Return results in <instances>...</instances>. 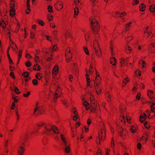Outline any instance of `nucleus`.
I'll return each mask as SVG.
<instances>
[{"instance_id":"09e8293b","label":"nucleus","mask_w":155,"mask_h":155,"mask_svg":"<svg viewBox=\"0 0 155 155\" xmlns=\"http://www.w3.org/2000/svg\"><path fill=\"white\" fill-rule=\"evenodd\" d=\"M28 75L29 74L28 72H25L22 74L23 76L25 78L28 77Z\"/></svg>"},{"instance_id":"e2e57ef3","label":"nucleus","mask_w":155,"mask_h":155,"mask_svg":"<svg viewBox=\"0 0 155 155\" xmlns=\"http://www.w3.org/2000/svg\"><path fill=\"white\" fill-rule=\"evenodd\" d=\"M51 14L48 15V19L49 21H51L52 19V16L51 15H50Z\"/></svg>"},{"instance_id":"13d9d810","label":"nucleus","mask_w":155,"mask_h":155,"mask_svg":"<svg viewBox=\"0 0 155 155\" xmlns=\"http://www.w3.org/2000/svg\"><path fill=\"white\" fill-rule=\"evenodd\" d=\"M96 154L97 155H102L101 150L100 149L98 150L96 153Z\"/></svg>"},{"instance_id":"0eeeda50","label":"nucleus","mask_w":155,"mask_h":155,"mask_svg":"<svg viewBox=\"0 0 155 155\" xmlns=\"http://www.w3.org/2000/svg\"><path fill=\"white\" fill-rule=\"evenodd\" d=\"M147 95L151 99V100L152 104L150 106L151 110L152 112H155V98L154 97V95L151 90H148L147 91Z\"/></svg>"},{"instance_id":"ddd939ff","label":"nucleus","mask_w":155,"mask_h":155,"mask_svg":"<svg viewBox=\"0 0 155 155\" xmlns=\"http://www.w3.org/2000/svg\"><path fill=\"white\" fill-rule=\"evenodd\" d=\"M148 28L149 27L147 26L145 28L144 30V34L143 35L145 38L147 37L151 38L153 36V35L152 33L148 31L147 30Z\"/></svg>"},{"instance_id":"412c9836","label":"nucleus","mask_w":155,"mask_h":155,"mask_svg":"<svg viewBox=\"0 0 155 155\" xmlns=\"http://www.w3.org/2000/svg\"><path fill=\"white\" fill-rule=\"evenodd\" d=\"M79 13L78 8L76 7L74 9V15H73V18H76L77 16L78 15Z\"/></svg>"},{"instance_id":"8fccbe9b","label":"nucleus","mask_w":155,"mask_h":155,"mask_svg":"<svg viewBox=\"0 0 155 155\" xmlns=\"http://www.w3.org/2000/svg\"><path fill=\"white\" fill-rule=\"evenodd\" d=\"M48 51H45V53H46V56L47 57V61H50L51 60V57H49L48 56V55H47V53H48Z\"/></svg>"},{"instance_id":"473e14b6","label":"nucleus","mask_w":155,"mask_h":155,"mask_svg":"<svg viewBox=\"0 0 155 155\" xmlns=\"http://www.w3.org/2000/svg\"><path fill=\"white\" fill-rule=\"evenodd\" d=\"M106 97L107 98V100L108 101H110V97L109 92H107L105 94Z\"/></svg>"},{"instance_id":"4be33fe9","label":"nucleus","mask_w":155,"mask_h":155,"mask_svg":"<svg viewBox=\"0 0 155 155\" xmlns=\"http://www.w3.org/2000/svg\"><path fill=\"white\" fill-rule=\"evenodd\" d=\"M147 115L145 113L143 114V115H141L140 117V122H143V121L146 118Z\"/></svg>"},{"instance_id":"393cba45","label":"nucleus","mask_w":155,"mask_h":155,"mask_svg":"<svg viewBox=\"0 0 155 155\" xmlns=\"http://www.w3.org/2000/svg\"><path fill=\"white\" fill-rule=\"evenodd\" d=\"M110 63L113 65H115L117 62L116 59L114 57L111 58L110 60Z\"/></svg>"},{"instance_id":"0e129e2a","label":"nucleus","mask_w":155,"mask_h":155,"mask_svg":"<svg viewBox=\"0 0 155 155\" xmlns=\"http://www.w3.org/2000/svg\"><path fill=\"white\" fill-rule=\"evenodd\" d=\"M132 38L131 37H128L126 39V40L127 42L129 41L130 40H132Z\"/></svg>"},{"instance_id":"e433bc0d","label":"nucleus","mask_w":155,"mask_h":155,"mask_svg":"<svg viewBox=\"0 0 155 155\" xmlns=\"http://www.w3.org/2000/svg\"><path fill=\"white\" fill-rule=\"evenodd\" d=\"M85 53L87 54L88 55L89 54V51L87 48V47H83Z\"/></svg>"},{"instance_id":"f704fd0d","label":"nucleus","mask_w":155,"mask_h":155,"mask_svg":"<svg viewBox=\"0 0 155 155\" xmlns=\"http://www.w3.org/2000/svg\"><path fill=\"white\" fill-rule=\"evenodd\" d=\"M114 139L112 138L111 139V145L110 147L112 148H113L114 147Z\"/></svg>"},{"instance_id":"37998d69","label":"nucleus","mask_w":155,"mask_h":155,"mask_svg":"<svg viewBox=\"0 0 155 155\" xmlns=\"http://www.w3.org/2000/svg\"><path fill=\"white\" fill-rule=\"evenodd\" d=\"M141 72L139 70H136L135 72V74L137 76H140L141 75Z\"/></svg>"},{"instance_id":"aec40b11","label":"nucleus","mask_w":155,"mask_h":155,"mask_svg":"<svg viewBox=\"0 0 155 155\" xmlns=\"http://www.w3.org/2000/svg\"><path fill=\"white\" fill-rule=\"evenodd\" d=\"M7 24V23L4 21L3 20L0 21V26L2 27L3 28H6Z\"/></svg>"},{"instance_id":"052dcab7","label":"nucleus","mask_w":155,"mask_h":155,"mask_svg":"<svg viewBox=\"0 0 155 155\" xmlns=\"http://www.w3.org/2000/svg\"><path fill=\"white\" fill-rule=\"evenodd\" d=\"M63 104H64L65 105L66 107H68V105L67 104V101L66 100H64L63 101Z\"/></svg>"},{"instance_id":"5fc2aeb1","label":"nucleus","mask_w":155,"mask_h":155,"mask_svg":"<svg viewBox=\"0 0 155 155\" xmlns=\"http://www.w3.org/2000/svg\"><path fill=\"white\" fill-rule=\"evenodd\" d=\"M128 78H124V79L123 81V82L124 83H125V84L127 83L128 82Z\"/></svg>"},{"instance_id":"f3484780","label":"nucleus","mask_w":155,"mask_h":155,"mask_svg":"<svg viewBox=\"0 0 155 155\" xmlns=\"http://www.w3.org/2000/svg\"><path fill=\"white\" fill-rule=\"evenodd\" d=\"M25 149L23 147L20 146L18 149V155H23Z\"/></svg>"},{"instance_id":"c756f323","label":"nucleus","mask_w":155,"mask_h":155,"mask_svg":"<svg viewBox=\"0 0 155 155\" xmlns=\"http://www.w3.org/2000/svg\"><path fill=\"white\" fill-rule=\"evenodd\" d=\"M33 69L35 71H38L41 68H40V66L38 65L37 64H35L34 65Z\"/></svg>"},{"instance_id":"4d7b16f0","label":"nucleus","mask_w":155,"mask_h":155,"mask_svg":"<svg viewBox=\"0 0 155 155\" xmlns=\"http://www.w3.org/2000/svg\"><path fill=\"white\" fill-rule=\"evenodd\" d=\"M140 93H138L136 96V98L137 100H140Z\"/></svg>"},{"instance_id":"f8f14e48","label":"nucleus","mask_w":155,"mask_h":155,"mask_svg":"<svg viewBox=\"0 0 155 155\" xmlns=\"http://www.w3.org/2000/svg\"><path fill=\"white\" fill-rule=\"evenodd\" d=\"M65 56L66 61L68 62L71 61L72 57V54L69 48H67L65 51Z\"/></svg>"},{"instance_id":"bf43d9fd","label":"nucleus","mask_w":155,"mask_h":155,"mask_svg":"<svg viewBox=\"0 0 155 155\" xmlns=\"http://www.w3.org/2000/svg\"><path fill=\"white\" fill-rule=\"evenodd\" d=\"M45 37L47 40L51 41V38L50 36L45 35Z\"/></svg>"},{"instance_id":"680f3d73","label":"nucleus","mask_w":155,"mask_h":155,"mask_svg":"<svg viewBox=\"0 0 155 155\" xmlns=\"http://www.w3.org/2000/svg\"><path fill=\"white\" fill-rule=\"evenodd\" d=\"M15 107V103L14 102H13L12 103V104L11 107V109H14Z\"/></svg>"},{"instance_id":"c85d7f7f","label":"nucleus","mask_w":155,"mask_h":155,"mask_svg":"<svg viewBox=\"0 0 155 155\" xmlns=\"http://www.w3.org/2000/svg\"><path fill=\"white\" fill-rule=\"evenodd\" d=\"M83 32L84 34L85 40L87 41V39H88L89 37V34L85 31H83Z\"/></svg>"},{"instance_id":"49530a36","label":"nucleus","mask_w":155,"mask_h":155,"mask_svg":"<svg viewBox=\"0 0 155 155\" xmlns=\"http://www.w3.org/2000/svg\"><path fill=\"white\" fill-rule=\"evenodd\" d=\"M39 61V57L38 56H36L35 58V62L37 64V63Z\"/></svg>"},{"instance_id":"5701e85b","label":"nucleus","mask_w":155,"mask_h":155,"mask_svg":"<svg viewBox=\"0 0 155 155\" xmlns=\"http://www.w3.org/2000/svg\"><path fill=\"white\" fill-rule=\"evenodd\" d=\"M125 50L126 53H129L132 50V48L127 44V46L125 48Z\"/></svg>"},{"instance_id":"c03bdc74","label":"nucleus","mask_w":155,"mask_h":155,"mask_svg":"<svg viewBox=\"0 0 155 155\" xmlns=\"http://www.w3.org/2000/svg\"><path fill=\"white\" fill-rule=\"evenodd\" d=\"M30 2V0H27V9L28 10H29V11H30V10L29 9L30 7V5L29 4V3Z\"/></svg>"},{"instance_id":"ea45409f","label":"nucleus","mask_w":155,"mask_h":155,"mask_svg":"<svg viewBox=\"0 0 155 155\" xmlns=\"http://www.w3.org/2000/svg\"><path fill=\"white\" fill-rule=\"evenodd\" d=\"M139 3V1L138 0H134L132 2V5H134L138 4Z\"/></svg>"},{"instance_id":"4468645a","label":"nucleus","mask_w":155,"mask_h":155,"mask_svg":"<svg viewBox=\"0 0 155 155\" xmlns=\"http://www.w3.org/2000/svg\"><path fill=\"white\" fill-rule=\"evenodd\" d=\"M130 118L128 116H127L125 118V116L123 115H122L120 116V121L123 123H125L126 122V120L127 121L128 123H130Z\"/></svg>"},{"instance_id":"7c9ffc66","label":"nucleus","mask_w":155,"mask_h":155,"mask_svg":"<svg viewBox=\"0 0 155 155\" xmlns=\"http://www.w3.org/2000/svg\"><path fill=\"white\" fill-rule=\"evenodd\" d=\"M139 64H140V66L141 65V67L142 68H143L144 67V64H145V62L143 61L142 60H140L139 61Z\"/></svg>"},{"instance_id":"2f4dec72","label":"nucleus","mask_w":155,"mask_h":155,"mask_svg":"<svg viewBox=\"0 0 155 155\" xmlns=\"http://www.w3.org/2000/svg\"><path fill=\"white\" fill-rule=\"evenodd\" d=\"M132 23V22H130L129 23L125 25L126 29L127 31L129 29V27L130 26Z\"/></svg>"},{"instance_id":"9b49d317","label":"nucleus","mask_w":155,"mask_h":155,"mask_svg":"<svg viewBox=\"0 0 155 155\" xmlns=\"http://www.w3.org/2000/svg\"><path fill=\"white\" fill-rule=\"evenodd\" d=\"M42 112V108L39 105V103H37L34 110V114L41 113Z\"/></svg>"},{"instance_id":"2eb2a0df","label":"nucleus","mask_w":155,"mask_h":155,"mask_svg":"<svg viewBox=\"0 0 155 155\" xmlns=\"http://www.w3.org/2000/svg\"><path fill=\"white\" fill-rule=\"evenodd\" d=\"M58 67L55 65V66L53 69L52 73H53V78L54 79L55 78V75L58 74Z\"/></svg>"},{"instance_id":"39448f33","label":"nucleus","mask_w":155,"mask_h":155,"mask_svg":"<svg viewBox=\"0 0 155 155\" xmlns=\"http://www.w3.org/2000/svg\"><path fill=\"white\" fill-rule=\"evenodd\" d=\"M50 91L48 93L49 98L53 99V101L55 102L56 99L60 97L61 95V91L60 88L59 87H58L55 92V94H53L51 91L52 89V87L51 86L49 87Z\"/></svg>"},{"instance_id":"f257e3e1","label":"nucleus","mask_w":155,"mask_h":155,"mask_svg":"<svg viewBox=\"0 0 155 155\" xmlns=\"http://www.w3.org/2000/svg\"><path fill=\"white\" fill-rule=\"evenodd\" d=\"M43 133L46 135H51L57 140H58L59 138L61 137L62 140L61 146L63 147L66 155H71L69 145L68 144L64 135L59 134V131L57 127L48 124L45 126V130Z\"/></svg>"},{"instance_id":"cd10ccee","label":"nucleus","mask_w":155,"mask_h":155,"mask_svg":"<svg viewBox=\"0 0 155 155\" xmlns=\"http://www.w3.org/2000/svg\"><path fill=\"white\" fill-rule=\"evenodd\" d=\"M140 10L143 11L145 9L146 5L144 4H142L140 6Z\"/></svg>"},{"instance_id":"79ce46f5","label":"nucleus","mask_w":155,"mask_h":155,"mask_svg":"<svg viewBox=\"0 0 155 155\" xmlns=\"http://www.w3.org/2000/svg\"><path fill=\"white\" fill-rule=\"evenodd\" d=\"M14 91L15 92V93L17 94H19V90H18V88L16 87H14Z\"/></svg>"},{"instance_id":"9d476101","label":"nucleus","mask_w":155,"mask_h":155,"mask_svg":"<svg viewBox=\"0 0 155 155\" xmlns=\"http://www.w3.org/2000/svg\"><path fill=\"white\" fill-rule=\"evenodd\" d=\"M28 133L27 131L23 132L20 137V141L22 145L24 144L25 140L28 138Z\"/></svg>"},{"instance_id":"6e6d98bb","label":"nucleus","mask_w":155,"mask_h":155,"mask_svg":"<svg viewBox=\"0 0 155 155\" xmlns=\"http://www.w3.org/2000/svg\"><path fill=\"white\" fill-rule=\"evenodd\" d=\"M15 113H16V115L17 116V120H19V114L18 113V110H16V111H15Z\"/></svg>"},{"instance_id":"a878e982","label":"nucleus","mask_w":155,"mask_h":155,"mask_svg":"<svg viewBox=\"0 0 155 155\" xmlns=\"http://www.w3.org/2000/svg\"><path fill=\"white\" fill-rule=\"evenodd\" d=\"M36 78L39 80H41L42 78V74L41 73H38L36 75Z\"/></svg>"},{"instance_id":"58836bf2","label":"nucleus","mask_w":155,"mask_h":155,"mask_svg":"<svg viewBox=\"0 0 155 155\" xmlns=\"http://www.w3.org/2000/svg\"><path fill=\"white\" fill-rule=\"evenodd\" d=\"M22 50H19V54H18V62H19V60L21 57V55H22Z\"/></svg>"},{"instance_id":"603ef678","label":"nucleus","mask_w":155,"mask_h":155,"mask_svg":"<svg viewBox=\"0 0 155 155\" xmlns=\"http://www.w3.org/2000/svg\"><path fill=\"white\" fill-rule=\"evenodd\" d=\"M73 66H74V71H75L76 72H77L78 71V70L77 68V66L75 63H73Z\"/></svg>"},{"instance_id":"423d86ee","label":"nucleus","mask_w":155,"mask_h":155,"mask_svg":"<svg viewBox=\"0 0 155 155\" xmlns=\"http://www.w3.org/2000/svg\"><path fill=\"white\" fill-rule=\"evenodd\" d=\"M101 125L102 126V127L101 130V133H99L98 137L96 140V142L97 145L100 144L99 142L101 141H104L105 138L106 133L104 124L103 123H101Z\"/></svg>"},{"instance_id":"bb28decb","label":"nucleus","mask_w":155,"mask_h":155,"mask_svg":"<svg viewBox=\"0 0 155 155\" xmlns=\"http://www.w3.org/2000/svg\"><path fill=\"white\" fill-rule=\"evenodd\" d=\"M149 9L151 12H153L155 11V6L154 5H150V7Z\"/></svg>"},{"instance_id":"a19ab883","label":"nucleus","mask_w":155,"mask_h":155,"mask_svg":"<svg viewBox=\"0 0 155 155\" xmlns=\"http://www.w3.org/2000/svg\"><path fill=\"white\" fill-rule=\"evenodd\" d=\"M17 97L14 96L13 95L12 96V98L13 100L15 102L17 103L18 101V100L17 98Z\"/></svg>"},{"instance_id":"72a5a7b5","label":"nucleus","mask_w":155,"mask_h":155,"mask_svg":"<svg viewBox=\"0 0 155 155\" xmlns=\"http://www.w3.org/2000/svg\"><path fill=\"white\" fill-rule=\"evenodd\" d=\"M33 84L34 85H37L38 84V81L36 79H34L32 80Z\"/></svg>"},{"instance_id":"338daca9","label":"nucleus","mask_w":155,"mask_h":155,"mask_svg":"<svg viewBox=\"0 0 155 155\" xmlns=\"http://www.w3.org/2000/svg\"><path fill=\"white\" fill-rule=\"evenodd\" d=\"M91 119H89L87 121V123L88 125H89L91 123Z\"/></svg>"},{"instance_id":"4c0bfd02","label":"nucleus","mask_w":155,"mask_h":155,"mask_svg":"<svg viewBox=\"0 0 155 155\" xmlns=\"http://www.w3.org/2000/svg\"><path fill=\"white\" fill-rule=\"evenodd\" d=\"M56 48H57V45H54L52 48L50 50V52L51 53L52 52V51L55 50H56Z\"/></svg>"},{"instance_id":"864d4df0","label":"nucleus","mask_w":155,"mask_h":155,"mask_svg":"<svg viewBox=\"0 0 155 155\" xmlns=\"http://www.w3.org/2000/svg\"><path fill=\"white\" fill-rule=\"evenodd\" d=\"M37 22L39 24L41 25L42 26H43L44 25V23L41 20H39Z\"/></svg>"},{"instance_id":"f03ea898","label":"nucleus","mask_w":155,"mask_h":155,"mask_svg":"<svg viewBox=\"0 0 155 155\" xmlns=\"http://www.w3.org/2000/svg\"><path fill=\"white\" fill-rule=\"evenodd\" d=\"M94 99V97L92 96L91 97V105H90L89 103L85 100L84 98H83L82 99L83 105L85 107L86 109L87 110H90L91 112L93 113L95 112L96 110V107L97 106V104H95Z\"/></svg>"},{"instance_id":"a211bd4d","label":"nucleus","mask_w":155,"mask_h":155,"mask_svg":"<svg viewBox=\"0 0 155 155\" xmlns=\"http://www.w3.org/2000/svg\"><path fill=\"white\" fill-rule=\"evenodd\" d=\"M127 132L125 130H123L120 131V135L122 138H124V136L127 135Z\"/></svg>"},{"instance_id":"774afa93","label":"nucleus","mask_w":155,"mask_h":155,"mask_svg":"<svg viewBox=\"0 0 155 155\" xmlns=\"http://www.w3.org/2000/svg\"><path fill=\"white\" fill-rule=\"evenodd\" d=\"M124 60L123 58H122L120 59V63L121 65L123 64L124 63Z\"/></svg>"},{"instance_id":"7ed1b4c3","label":"nucleus","mask_w":155,"mask_h":155,"mask_svg":"<svg viewBox=\"0 0 155 155\" xmlns=\"http://www.w3.org/2000/svg\"><path fill=\"white\" fill-rule=\"evenodd\" d=\"M95 12H93V16L90 19V21L91 23V27L94 31V33L96 34H97L99 28V24L97 21V19L95 18Z\"/></svg>"},{"instance_id":"6e6552de","label":"nucleus","mask_w":155,"mask_h":155,"mask_svg":"<svg viewBox=\"0 0 155 155\" xmlns=\"http://www.w3.org/2000/svg\"><path fill=\"white\" fill-rule=\"evenodd\" d=\"M93 47L94 51H93V52H94L98 57L100 58L102 55L101 50L99 47V44L97 40L94 41Z\"/></svg>"},{"instance_id":"20e7f679","label":"nucleus","mask_w":155,"mask_h":155,"mask_svg":"<svg viewBox=\"0 0 155 155\" xmlns=\"http://www.w3.org/2000/svg\"><path fill=\"white\" fill-rule=\"evenodd\" d=\"M96 77L95 81H93L94 87L95 89L97 94L99 95L102 91V86L100 84L101 82V79L98 74H96Z\"/></svg>"},{"instance_id":"6ab92c4d","label":"nucleus","mask_w":155,"mask_h":155,"mask_svg":"<svg viewBox=\"0 0 155 155\" xmlns=\"http://www.w3.org/2000/svg\"><path fill=\"white\" fill-rule=\"evenodd\" d=\"M116 17H119L120 18L122 17L123 16L126 15V13L124 12L120 13L119 12H116Z\"/></svg>"},{"instance_id":"69168bd1","label":"nucleus","mask_w":155,"mask_h":155,"mask_svg":"<svg viewBox=\"0 0 155 155\" xmlns=\"http://www.w3.org/2000/svg\"><path fill=\"white\" fill-rule=\"evenodd\" d=\"M37 125L38 126L40 127L42 126L43 125H44V124L42 122H40L38 123V124H37Z\"/></svg>"},{"instance_id":"dca6fc26","label":"nucleus","mask_w":155,"mask_h":155,"mask_svg":"<svg viewBox=\"0 0 155 155\" xmlns=\"http://www.w3.org/2000/svg\"><path fill=\"white\" fill-rule=\"evenodd\" d=\"M14 4L12 3V4L10 5V7L11 8V9L10 12V15L12 17H13L15 15V10L14 8Z\"/></svg>"},{"instance_id":"a18cd8bd","label":"nucleus","mask_w":155,"mask_h":155,"mask_svg":"<svg viewBox=\"0 0 155 155\" xmlns=\"http://www.w3.org/2000/svg\"><path fill=\"white\" fill-rule=\"evenodd\" d=\"M144 125L146 128L147 129L149 128L150 127L149 124L147 122H145L144 123Z\"/></svg>"},{"instance_id":"b1692460","label":"nucleus","mask_w":155,"mask_h":155,"mask_svg":"<svg viewBox=\"0 0 155 155\" xmlns=\"http://www.w3.org/2000/svg\"><path fill=\"white\" fill-rule=\"evenodd\" d=\"M130 130L132 133H135L137 131V127L134 126L132 125L130 128Z\"/></svg>"},{"instance_id":"c9c22d12","label":"nucleus","mask_w":155,"mask_h":155,"mask_svg":"<svg viewBox=\"0 0 155 155\" xmlns=\"http://www.w3.org/2000/svg\"><path fill=\"white\" fill-rule=\"evenodd\" d=\"M47 9L49 12H53L52 7L51 6L48 5Z\"/></svg>"},{"instance_id":"1a4fd4ad","label":"nucleus","mask_w":155,"mask_h":155,"mask_svg":"<svg viewBox=\"0 0 155 155\" xmlns=\"http://www.w3.org/2000/svg\"><path fill=\"white\" fill-rule=\"evenodd\" d=\"M86 74H85V76L86 78L87 85V86H90L92 88V86L91 85L92 82L91 81V80L88 74H89L90 75H91L93 72V69L91 65H90L89 71H88L87 70H86Z\"/></svg>"},{"instance_id":"3c124183","label":"nucleus","mask_w":155,"mask_h":155,"mask_svg":"<svg viewBox=\"0 0 155 155\" xmlns=\"http://www.w3.org/2000/svg\"><path fill=\"white\" fill-rule=\"evenodd\" d=\"M26 66L27 67H30L31 65V63L29 61H27L25 63Z\"/></svg>"},{"instance_id":"de8ad7c7","label":"nucleus","mask_w":155,"mask_h":155,"mask_svg":"<svg viewBox=\"0 0 155 155\" xmlns=\"http://www.w3.org/2000/svg\"><path fill=\"white\" fill-rule=\"evenodd\" d=\"M30 94V92L28 91L26 93H24L23 96L25 97H28Z\"/></svg>"}]
</instances>
